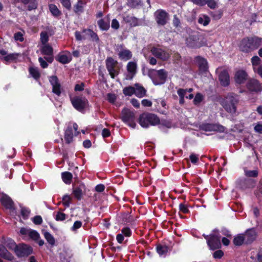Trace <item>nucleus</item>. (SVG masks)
Masks as SVG:
<instances>
[{
	"mask_svg": "<svg viewBox=\"0 0 262 262\" xmlns=\"http://www.w3.org/2000/svg\"><path fill=\"white\" fill-rule=\"evenodd\" d=\"M135 94L136 96L139 98L143 97L146 95V90L143 86L139 84V83H136L135 84Z\"/></svg>",
	"mask_w": 262,
	"mask_h": 262,
	"instance_id": "nucleus-28",
	"label": "nucleus"
},
{
	"mask_svg": "<svg viewBox=\"0 0 262 262\" xmlns=\"http://www.w3.org/2000/svg\"><path fill=\"white\" fill-rule=\"evenodd\" d=\"M50 78H51L50 82L53 86V93L58 96H60L61 94V86L60 83L59 82L58 78L56 76H52Z\"/></svg>",
	"mask_w": 262,
	"mask_h": 262,
	"instance_id": "nucleus-19",
	"label": "nucleus"
},
{
	"mask_svg": "<svg viewBox=\"0 0 262 262\" xmlns=\"http://www.w3.org/2000/svg\"><path fill=\"white\" fill-rule=\"evenodd\" d=\"M123 20L127 24H129L131 27H136L138 26V19L135 16L129 15H126L123 17Z\"/></svg>",
	"mask_w": 262,
	"mask_h": 262,
	"instance_id": "nucleus-26",
	"label": "nucleus"
},
{
	"mask_svg": "<svg viewBox=\"0 0 262 262\" xmlns=\"http://www.w3.org/2000/svg\"><path fill=\"white\" fill-rule=\"evenodd\" d=\"M198 156V155L194 154H191L189 157L191 162L193 164L197 163L199 160Z\"/></svg>",
	"mask_w": 262,
	"mask_h": 262,
	"instance_id": "nucleus-63",
	"label": "nucleus"
},
{
	"mask_svg": "<svg viewBox=\"0 0 262 262\" xmlns=\"http://www.w3.org/2000/svg\"><path fill=\"white\" fill-rule=\"evenodd\" d=\"M30 213V210L29 208L26 207H22L21 208V215L24 220L28 219L29 214Z\"/></svg>",
	"mask_w": 262,
	"mask_h": 262,
	"instance_id": "nucleus-46",
	"label": "nucleus"
},
{
	"mask_svg": "<svg viewBox=\"0 0 262 262\" xmlns=\"http://www.w3.org/2000/svg\"><path fill=\"white\" fill-rule=\"evenodd\" d=\"M135 88L132 86L125 87L123 90V93L125 96H130L135 94Z\"/></svg>",
	"mask_w": 262,
	"mask_h": 262,
	"instance_id": "nucleus-40",
	"label": "nucleus"
},
{
	"mask_svg": "<svg viewBox=\"0 0 262 262\" xmlns=\"http://www.w3.org/2000/svg\"><path fill=\"white\" fill-rule=\"evenodd\" d=\"M15 253L19 257L28 256L32 253V248L26 244L19 245L16 248Z\"/></svg>",
	"mask_w": 262,
	"mask_h": 262,
	"instance_id": "nucleus-9",
	"label": "nucleus"
},
{
	"mask_svg": "<svg viewBox=\"0 0 262 262\" xmlns=\"http://www.w3.org/2000/svg\"><path fill=\"white\" fill-rule=\"evenodd\" d=\"M72 174L70 172H64L62 173V179L66 184H70L72 179Z\"/></svg>",
	"mask_w": 262,
	"mask_h": 262,
	"instance_id": "nucleus-38",
	"label": "nucleus"
},
{
	"mask_svg": "<svg viewBox=\"0 0 262 262\" xmlns=\"http://www.w3.org/2000/svg\"><path fill=\"white\" fill-rule=\"evenodd\" d=\"M32 221L35 225H40L42 223V219L41 216L36 215L32 219Z\"/></svg>",
	"mask_w": 262,
	"mask_h": 262,
	"instance_id": "nucleus-54",
	"label": "nucleus"
},
{
	"mask_svg": "<svg viewBox=\"0 0 262 262\" xmlns=\"http://www.w3.org/2000/svg\"><path fill=\"white\" fill-rule=\"evenodd\" d=\"M157 251L160 255L165 254L168 251V247L166 246L159 245L157 247Z\"/></svg>",
	"mask_w": 262,
	"mask_h": 262,
	"instance_id": "nucleus-43",
	"label": "nucleus"
},
{
	"mask_svg": "<svg viewBox=\"0 0 262 262\" xmlns=\"http://www.w3.org/2000/svg\"><path fill=\"white\" fill-rule=\"evenodd\" d=\"M200 71L201 73L206 72L208 70V64L206 60L200 56L196 57Z\"/></svg>",
	"mask_w": 262,
	"mask_h": 262,
	"instance_id": "nucleus-25",
	"label": "nucleus"
},
{
	"mask_svg": "<svg viewBox=\"0 0 262 262\" xmlns=\"http://www.w3.org/2000/svg\"><path fill=\"white\" fill-rule=\"evenodd\" d=\"M18 53H13L7 54L6 56L1 58L3 61H4L6 64L12 62H16L19 56Z\"/></svg>",
	"mask_w": 262,
	"mask_h": 262,
	"instance_id": "nucleus-27",
	"label": "nucleus"
},
{
	"mask_svg": "<svg viewBox=\"0 0 262 262\" xmlns=\"http://www.w3.org/2000/svg\"><path fill=\"white\" fill-rule=\"evenodd\" d=\"M19 232L21 235H28L31 239L35 242H37L40 238L39 234L34 230L28 229L23 227L20 228Z\"/></svg>",
	"mask_w": 262,
	"mask_h": 262,
	"instance_id": "nucleus-18",
	"label": "nucleus"
},
{
	"mask_svg": "<svg viewBox=\"0 0 262 262\" xmlns=\"http://www.w3.org/2000/svg\"><path fill=\"white\" fill-rule=\"evenodd\" d=\"M119 57L123 60H128L132 58V53L129 50L124 49L118 53Z\"/></svg>",
	"mask_w": 262,
	"mask_h": 262,
	"instance_id": "nucleus-29",
	"label": "nucleus"
},
{
	"mask_svg": "<svg viewBox=\"0 0 262 262\" xmlns=\"http://www.w3.org/2000/svg\"><path fill=\"white\" fill-rule=\"evenodd\" d=\"M244 172L245 176L249 178H256L258 176V171L257 170H248L246 169H245Z\"/></svg>",
	"mask_w": 262,
	"mask_h": 262,
	"instance_id": "nucleus-41",
	"label": "nucleus"
},
{
	"mask_svg": "<svg viewBox=\"0 0 262 262\" xmlns=\"http://www.w3.org/2000/svg\"><path fill=\"white\" fill-rule=\"evenodd\" d=\"M187 92V89H179L178 90V94L179 95L180 98H184L186 96V93Z\"/></svg>",
	"mask_w": 262,
	"mask_h": 262,
	"instance_id": "nucleus-59",
	"label": "nucleus"
},
{
	"mask_svg": "<svg viewBox=\"0 0 262 262\" xmlns=\"http://www.w3.org/2000/svg\"><path fill=\"white\" fill-rule=\"evenodd\" d=\"M73 106L78 111L83 110L88 103V100L84 97H74L71 99Z\"/></svg>",
	"mask_w": 262,
	"mask_h": 262,
	"instance_id": "nucleus-11",
	"label": "nucleus"
},
{
	"mask_svg": "<svg viewBox=\"0 0 262 262\" xmlns=\"http://www.w3.org/2000/svg\"><path fill=\"white\" fill-rule=\"evenodd\" d=\"M120 118L128 125L132 127L135 128L136 124L135 122V115L130 110L124 108L122 110Z\"/></svg>",
	"mask_w": 262,
	"mask_h": 262,
	"instance_id": "nucleus-8",
	"label": "nucleus"
},
{
	"mask_svg": "<svg viewBox=\"0 0 262 262\" xmlns=\"http://www.w3.org/2000/svg\"><path fill=\"white\" fill-rule=\"evenodd\" d=\"M73 193L77 200H79L81 199L82 191L80 188L78 187L75 188L73 191Z\"/></svg>",
	"mask_w": 262,
	"mask_h": 262,
	"instance_id": "nucleus-42",
	"label": "nucleus"
},
{
	"mask_svg": "<svg viewBox=\"0 0 262 262\" xmlns=\"http://www.w3.org/2000/svg\"><path fill=\"white\" fill-rule=\"evenodd\" d=\"M245 238V243L247 244L253 242L256 237V233L254 229H248L244 234Z\"/></svg>",
	"mask_w": 262,
	"mask_h": 262,
	"instance_id": "nucleus-21",
	"label": "nucleus"
},
{
	"mask_svg": "<svg viewBox=\"0 0 262 262\" xmlns=\"http://www.w3.org/2000/svg\"><path fill=\"white\" fill-rule=\"evenodd\" d=\"M107 97L108 101L112 103H113L116 100V96L114 94L108 93L107 95Z\"/></svg>",
	"mask_w": 262,
	"mask_h": 262,
	"instance_id": "nucleus-60",
	"label": "nucleus"
},
{
	"mask_svg": "<svg viewBox=\"0 0 262 262\" xmlns=\"http://www.w3.org/2000/svg\"><path fill=\"white\" fill-rule=\"evenodd\" d=\"M159 118L155 114L152 113H143L139 118L140 125L144 128L149 127V125H156L160 124Z\"/></svg>",
	"mask_w": 262,
	"mask_h": 262,
	"instance_id": "nucleus-2",
	"label": "nucleus"
},
{
	"mask_svg": "<svg viewBox=\"0 0 262 262\" xmlns=\"http://www.w3.org/2000/svg\"><path fill=\"white\" fill-rule=\"evenodd\" d=\"M157 72V78H153L152 81L155 85L163 84L167 77V73L164 69L158 70Z\"/></svg>",
	"mask_w": 262,
	"mask_h": 262,
	"instance_id": "nucleus-17",
	"label": "nucleus"
},
{
	"mask_svg": "<svg viewBox=\"0 0 262 262\" xmlns=\"http://www.w3.org/2000/svg\"><path fill=\"white\" fill-rule=\"evenodd\" d=\"M3 244L5 247H7L8 249L10 250H14L15 251L16 248L18 245H16L14 240L10 238H7L4 239Z\"/></svg>",
	"mask_w": 262,
	"mask_h": 262,
	"instance_id": "nucleus-30",
	"label": "nucleus"
},
{
	"mask_svg": "<svg viewBox=\"0 0 262 262\" xmlns=\"http://www.w3.org/2000/svg\"><path fill=\"white\" fill-rule=\"evenodd\" d=\"M122 233L126 236H130L131 235V231L128 227H125L121 230Z\"/></svg>",
	"mask_w": 262,
	"mask_h": 262,
	"instance_id": "nucleus-64",
	"label": "nucleus"
},
{
	"mask_svg": "<svg viewBox=\"0 0 262 262\" xmlns=\"http://www.w3.org/2000/svg\"><path fill=\"white\" fill-rule=\"evenodd\" d=\"M238 102V100L234 96L228 95L222 100L221 104L228 113L233 114L236 113Z\"/></svg>",
	"mask_w": 262,
	"mask_h": 262,
	"instance_id": "nucleus-4",
	"label": "nucleus"
},
{
	"mask_svg": "<svg viewBox=\"0 0 262 262\" xmlns=\"http://www.w3.org/2000/svg\"><path fill=\"white\" fill-rule=\"evenodd\" d=\"M40 51L42 54L49 56V45H42L40 47Z\"/></svg>",
	"mask_w": 262,
	"mask_h": 262,
	"instance_id": "nucleus-50",
	"label": "nucleus"
},
{
	"mask_svg": "<svg viewBox=\"0 0 262 262\" xmlns=\"http://www.w3.org/2000/svg\"><path fill=\"white\" fill-rule=\"evenodd\" d=\"M66 214L62 212H59L56 216V220L57 221H63L66 219Z\"/></svg>",
	"mask_w": 262,
	"mask_h": 262,
	"instance_id": "nucleus-61",
	"label": "nucleus"
},
{
	"mask_svg": "<svg viewBox=\"0 0 262 262\" xmlns=\"http://www.w3.org/2000/svg\"><path fill=\"white\" fill-rule=\"evenodd\" d=\"M2 205L6 209H11L13 208L14 203L8 195L4 194L0 199Z\"/></svg>",
	"mask_w": 262,
	"mask_h": 262,
	"instance_id": "nucleus-23",
	"label": "nucleus"
},
{
	"mask_svg": "<svg viewBox=\"0 0 262 262\" xmlns=\"http://www.w3.org/2000/svg\"><path fill=\"white\" fill-rule=\"evenodd\" d=\"M255 184L256 181L252 179H241L236 182L237 187L242 190L253 188L255 187Z\"/></svg>",
	"mask_w": 262,
	"mask_h": 262,
	"instance_id": "nucleus-10",
	"label": "nucleus"
},
{
	"mask_svg": "<svg viewBox=\"0 0 262 262\" xmlns=\"http://www.w3.org/2000/svg\"><path fill=\"white\" fill-rule=\"evenodd\" d=\"M206 2V4L211 9H214L217 6V3L214 0H207Z\"/></svg>",
	"mask_w": 262,
	"mask_h": 262,
	"instance_id": "nucleus-57",
	"label": "nucleus"
},
{
	"mask_svg": "<svg viewBox=\"0 0 262 262\" xmlns=\"http://www.w3.org/2000/svg\"><path fill=\"white\" fill-rule=\"evenodd\" d=\"M244 242H245V238L244 234H238L233 239V243L235 246H241Z\"/></svg>",
	"mask_w": 262,
	"mask_h": 262,
	"instance_id": "nucleus-37",
	"label": "nucleus"
},
{
	"mask_svg": "<svg viewBox=\"0 0 262 262\" xmlns=\"http://www.w3.org/2000/svg\"><path fill=\"white\" fill-rule=\"evenodd\" d=\"M150 52L153 55L163 61H166L170 57V55L161 48L153 47L151 48Z\"/></svg>",
	"mask_w": 262,
	"mask_h": 262,
	"instance_id": "nucleus-13",
	"label": "nucleus"
},
{
	"mask_svg": "<svg viewBox=\"0 0 262 262\" xmlns=\"http://www.w3.org/2000/svg\"><path fill=\"white\" fill-rule=\"evenodd\" d=\"M12 4L19 9L23 5L29 11L35 10L38 7L37 0H12Z\"/></svg>",
	"mask_w": 262,
	"mask_h": 262,
	"instance_id": "nucleus-7",
	"label": "nucleus"
},
{
	"mask_svg": "<svg viewBox=\"0 0 262 262\" xmlns=\"http://www.w3.org/2000/svg\"><path fill=\"white\" fill-rule=\"evenodd\" d=\"M210 18L206 15H204L203 17H199L198 19V23L203 24L204 26H207L210 22Z\"/></svg>",
	"mask_w": 262,
	"mask_h": 262,
	"instance_id": "nucleus-48",
	"label": "nucleus"
},
{
	"mask_svg": "<svg viewBox=\"0 0 262 262\" xmlns=\"http://www.w3.org/2000/svg\"><path fill=\"white\" fill-rule=\"evenodd\" d=\"M203 100V95L200 93H197L194 98L193 102L194 104L200 103Z\"/></svg>",
	"mask_w": 262,
	"mask_h": 262,
	"instance_id": "nucleus-55",
	"label": "nucleus"
},
{
	"mask_svg": "<svg viewBox=\"0 0 262 262\" xmlns=\"http://www.w3.org/2000/svg\"><path fill=\"white\" fill-rule=\"evenodd\" d=\"M50 12L55 17L58 18L62 15V12L54 4H50Z\"/></svg>",
	"mask_w": 262,
	"mask_h": 262,
	"instance_id": "nucleus-34",
	"label": "nucleus"
},
{
	"mask_svg": "<svg viewBox=\"0 0 262 262\" xmlns=\"http://www.w3.org/2000/svg\"><path fill=\"white\" fill-rule=\"evenodd\" d=\"M83 33L91 37L93 41H99V38L97 34L91 29H85L83 30Z\"/></svg>",
	"mask_w": 262,
	"mask_h": 262,
	"instance_id": "nucleus-35",
	"label": "nucleus"
},
{
	"mask_svg": "<svg viewBox=\"0 0 262 262\" xmlns=\"http://www.w3.org/2000/svg\"><path fill=\"white\" fill-rule=\"evenodd\" d=\"M25 32L23 31L21 32H17L14 35V38L16 41H19L23 42L24 40V35Z\"/></svg>",
	"mask_w": 262,
	"mask_h": 262,
	"instance_id": "nucleus-47",
	"label": "nucleus"
},
{
	"mask_svg": "<svg viewBox=\"0 0 262 262\" xmlns=\"http://www.w3.org/2000/svg\"><path fill=\"white\" fill-rule=\"evenodd\" d=\"M45 58L46 60L42 57H39L38 58V61L40 63V66L42 68H47L48 66V62H49V56L45 57Z\"/></svg>",
	"mask_w": 262,
	"mask_h": 262,
	"instance_id": "nucleus-45",
	"label": "nucleus"
},
{
	"mask_svg": "<svg viewBox=\"0 0 262 262\" xmlns=\"http://www.w3.org/2000/svg\"><path fill=\"white\" fill-rule=\"evenodd\" d=\"M99 28L102 30H107L110 28V24L108 21H105L103 19H101L98 21Z\"/></svg>",
	"mask_w": 262,
	"mask_h": 262,
	"instance_id": "nucleus-39",
	"label": "nucleus"
},
{
	"mask_svg": "<svg viewBox=\"0 0 262 262\" xmlns=\"http://www.w3.org/2000/svg\"><path fill=\"white\" fill-rule=\"evenodd\" d=\"M49 40V37L46 32H42L40 33V41L42 45L46 44Z\"/></svg>",
	"mask_w": 262,
	"mask_h": 262,
	"instance_id": "nucleus-51",
	"label": "nucleus"
},
{
	"mask_svg": "<svg viewBox=\"0 0 262 262\" xmlns=\"http://www.w3.org/2000/svg\"><path fill=\"white\" fill-rule=\"evenodd\" d=\"M106 68L111 77L113 79L118 75L120 68L118 61L111 57H107L105 60Z\"/></svg>",
	"mask_w": 262,
	"mask_h": 262,
	"instance_id": "nucleus-5",
	"label": "nucleus"
},
{
	"mask_svg": "<svg viewBox=\"0 0 262 262\" xmlns=\"http://www.w3.org/2000/svg\"><path fill=\"white\" fill-rule=\"evenodd\" d=\"M71 198L68 195H65L62 198L63 205L66 207H69Z\"/></svg>",
	"mask_w": 262,
	"mask_h": 262,
	"instance_id": "nucleus-52",
	"label": "nucleus"
},
{
	"mask_svg": "<svg viewBox=\"0 0 262 262\" xmlns=\"http://www.w3.org/2000/svg\"><path fill=\"white\" fill-rule=\"evenodd\" d=\"M0 257L10 261L14 259L13 255L7 250L5 246L0 244Z\"/></svg>",
	"mask_w": 262,
	"mask_h": 262,
	"instance_id": "nucleus-22",
	"label": "nucleus"
},
{
	"mask_svg": "<svg viewBox=\"0 0 262 262\" xmlns=\"http://www.w3.org/2000/svg\"><path fill=\"white\" fill-rule=\"evenodd\" d=\"M247 88L252 92L259 93L262 91V84L255 79H250L247 83Z\"/></svg>",
	"mask_w": 262,
	"mask_h": 262,
	"instance_id": "nucleus-15",
	"label": "nucleus"
},
{
	"mask_svg": "<svg viewBox=\"0 0 262 262\" xmlns=\"http://www.w3.org/2000/svg\"><path fill=\"white\" fill-rule=\"evenodd\" d=\"M210 15L214 20H218L222 17L223 15V12L220 10L211 12Z\"/></svg>",
	"mask_w": 262,
	"mask_h": 262,
	"instance_id": "nucleus-49",
	"label": "nucleus"
},
{
	"mask_svg": "<svg viewBox=\"0 0 262 262\" xmlns=\"http://www.w3.org/2000/svg\"><path fill=\"white\" fill-rule=\"evenodd\" d=\"M62 6L65 7L68 10H70L71 9V4L70 0H60Z\"/></svg>",
	"mask_w": 262,
	"mask_h": 262,
	"instance_id": "nucleus-53",
	"label": "nucleus"
},
{
	"mask_svg": "<svg viewBox=\"0 0 262 262\" xmlns=\"http://www.w3.org/2000/svg\"><path fill=\"white\" fill-rule=\"evenodd\" d=\"M56 59L62 64H66L71 61L72 57L66 54H59L56 57Z\"/></svg>",
	"mask_w": 262,
	"mask_h": 262,
	"instance_id": "nucleus-32",
	"label": "nucleus"
},
{
	"mask_svg": "<svg viewBox=\"0 0 262 262\" xmlns=\"http://www.w3.org/2000/svg\"><path fill=\"white\" fill-rule=\"evenodd\" d=\"M187 45L192 48H199L207 45V40L203 34L196 33L186 39Z\"/></svg>",
	"mask_w": 262,
	"mask_h": 262,
	"instance_id": "nucleus-3",
	"label": "nucleus"
},
{
	"mask_svg": "<svg viewBox=\"0 0 262 262\" xmlns=\"http://www.w3.org/2000/svg\"><path fill=\"white\" fill-rule=\"evenodd\" d=\"M207 244L210 249L212 250L219 249L221 247L220 236L214 234L209 235Z\"/></svg>",
	"mask_w": 262,
	"mask_h": 262,
	"instance_id": "nucleus-14",
	"label": "nucleus"
},
{
	"mask_svg": "<svg viewBox=\"0 0 262 262\" xmlns=\"http://www.w3.org/2000/svg\"><path fill=\"white\" fill-rule=\"evenodd\" d=\"M173 24L176 28L179 27L181 26V21L176 15L173 16Z\"/></svg>",
	"mask_w": 262,
	"mask_h": 262,
	"instance_id": "nucleus-58",
	"label": "nucleus"
},
{
	"mask_svg": "<svg viewBox=\"0 0 262 262\" xmlns=\"http://www.w3.org/2000/svg\"><path fill=\"white\" fill-rule=\"evenodd\" d=\"M12 4L19 9L23 5L29 11L35 10L38 7L37 0H12Z\"/></svg>",
	"mask_w": 262,
	"mask_h": 262,
	"instance_id": "nucleus-6",
	"label": "nucleus"
},
{
	"mask_svg": "<svg viewBox=\"0 0 262 262\" xmlns=\"http://www.w3.org/2000/svg\"><path fill=\"white\" fill-rule=\"evenodd\" d=\"M201 128L206 132L217 131L219 132H224L225 127L218 124L205 123L201 126Z\"/></svg>",
	"mask_w": 262,
	"mask_h": 262,
	"instance_id": "nucleus-16",
	"label": "nucleus"
},
{
	"mask_svg": "<svg viewBox=\"0 0 262 262\" xmlns=\"http://www.w3.org/2000/svg\"><path fill=\"white\" fill-rule=\"evenodd\" d=\"M261 43V39L257 37H246L242 39L239 45L240 50L249 53L258 48Z\"/></svg>",
	"mask_w": 262,
	"mask_h": 262,
	"instance_id": "nucleus-1",
	"label": "nucleus"
},
{
	"mask_svg": "<svg viewBox=\"0 0 262 262\" xmlns=\"http://www.w3.org/2000/svg\"><path fill=\"white\" fill-rule=\"evenodd\" d=\"M126 68L128 72L136 74L137 72V64L136 62L133 61L129 62L127 63Z\"/></svg>",
	"mask_w": 262,
	"mask_h": 262,
	"instance_id": "nucleus-36",
	"label": "nucleus"
},
{
	"mask_svg": "<svg viewBox=\"0 0 262 262\" xmlns=\"http://www.w3.org/2000/svg\"><path fill=\"white\" fill-rule=\"evenodd\" d=\"M157 23L159 25L164 26L167 21L168 18V13L163 10H158L155 13Z\"/></svg>",
	"mask_w": 262,
	"mask_h": 262,
	"instance_id": "nucleus-12",
	"label": "nucleus"
},
{
	"mask_svg": "<svg viewBox=\"0 0 262 262\" xmlns=\"http://www.w3.org/2000/svg\"><path fill=\"white\" fill-rule=\"evenodd\" d=\"M30 75L35 80H38L40 77V74L37 68L30 67L29 69Z\"/></svg>",
	"mask_w": 262,
	"mask_h": 262,
	"instance_id": "nucleus-33",
	"label": "nucleus"
},
{
	"mask_svg": "<svg viewBox=\"0 0 262 262\" xmlns=\"http://www.w3.org/2000/svg\"><path fill=\"white\" fill-rule=\"evenodd\" d=\"M73 133L71 127H68L65 131L64 140L67 143L69 144L73 141Z\"/></svg>",
	"mask_w": 262,
	"mask_h": 262,
	"instance_id": "nucleus-31",
	"label": "nucleus"
},
{
	"mask_svg": "<svg viewBox=\"0 0 262 262\" xmlns=\"http://www.w3.org/2000/svg\"><path fill=\"white\" fill-rule=\"evenodd\" d=\"M219 79L222 85L228 86L230 83V77L228 72L226 70L221 71L219 74Z\"/></svg>",
	"mask_w": 262,
	"mask_h": 262,
	"instance_id": "nucleus-20",
	"label": "nucleus"
},
{
	"mask_svg": "<svg viewBox=\"0 0 262 262\" xmlns=\"http://www.w3.org/2000/svg\"><path fill=\"white\" fill-rule=\"evenodd\" d=\"M224 255V253L222 250H219L213 253V257L215 258H221Z\"/></svg>",
	"mask_w": 262,
	"mask_h": 262,
	"instance_id": "nucleus-62",
	"label": "nucleus"
},
{
	"mask_svg": "<svg viewBox=\"0 0 262 262\" xmlns=\"http://www.w3.org/2000/svg\"><path fill=\"white\" fill-rule=\"evenodd\" d=\"M248 75L244 70H239L236 72L235 75V80L238 84L243 83L247 78Z\"/></svg>",
	"mask_w": 262,
	"mask_h": 262,
	"instance_id": "nucleus-24",
	"label": "nucleus"
},
{
	"mask_svg": "<svg viewBox=\"0 0 262 262\" xmlns=\"http://www.w3.org/2000/svg\"><path fill=\"white\" fill-rule=\"evenodd\" d=\"M139 4L138 0H128L127 1V5L133 8L136 7Z\"/></svg>",
	"mask_w": 262,
	"mask_h": 262,
	"instance_id": "nucleus-56",
	"label": "nucleus"
},
{
	"mask_svg": "<svg viewBox=\"0 0 262 262\" xmlns=\"http://www.w3.org/2000/svg\"><path fill=\"white\" fill-rule=\"evenodd\" d=\"M83 2L81 1H78L74 7V11L76 13L82 12L83 11Z\"/></svg>",
	"mask_w": 262,
	"mask_h": 262,
	"instance_id": "nucleus-44",
	"label": "nucleus"
}]
</instances>
